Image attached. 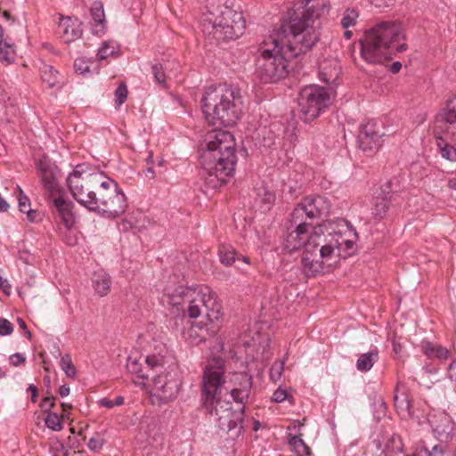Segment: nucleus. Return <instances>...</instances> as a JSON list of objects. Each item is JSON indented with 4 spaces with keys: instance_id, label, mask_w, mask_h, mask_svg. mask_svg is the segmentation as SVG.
<instances>
[{
    "instance_id": "f257e3e1",
    "label": "nucleus",
    "mask_w": 456,
    "mask_h": 456,
    "mask_svg": "<svg viewBox=\"0 0 456 456\" xmlns=\"http://www.w3.org/2000/svg\"><path fill=\"white\" fill-rule=\"evenodd\" d=\"M318 0H298L288 21L258 45L256 76L264 83H274L289 73V61L311 50L319 41L315 26Z\"/></svg>"
},
{
    "instance_id": "f03ea898",
    "label": "nucleus",
    "mask_w": 456,
    "mask_h": 456,
    "mask_svg": "<svg viewBox=\"0 0 456 456\" xmlns=\"http://www.w3.org/2000/svg\"><path fill=\"white\" fill-rule=\"evenodd\" d=\"M357 237L355 231L351 229L348 223L341 221L340 229H332L327 233L322 230L313 229L306 232L302 238V242L293 249L285 248L289 252L304 248L302 265L307 276H315L320 273H329L333 270L340 258H346L351 255L354 241L352 239Z\"/></svg>"
},
{
    "instance_id": "7ed1b4c3",
    "label": "nucleus",
    "mask_w": 456,
    "mask_h": 456,
    "mask_svg": "<svg viewBox=\"0 0 456 456\" xmlns=\"http://www.w3.org/2000/svg\"><path fill=\"white\" fill-rule=\"evenodd\" d=\"M237 161L233 135L222 129L208 131L200 144L201 177L208 188L216 189L232 175Z\"/></svg>"
},
{
    "instance_id": "20e7f679",
    "label": "nucleus",
    "mask_w": 456,
    "mask_h": 456,
    "mask_svg": "<svg viewBox=\"0 0 456 456\" xmlns=\"http://www.w3.org/2000/svg\"><path fill=\"white\" fill-rule=\"evenodd\" d=\"M403 26L393 20L380 21L364 32L360 40L361 55L370 64H383L392 59L393 53L407 49L406 44L395 43L404 39Z\"/></svg>"
},
{
    "instance_id": "39448f33",
    "label": "nucleus",
    "mask_w": 456,
    "mask_h": 456,
    "mask_svg": "<svg viewBox=\"0 0 456 456\" xmlns=\"http://www.w3.org/2000/svg\"><path fill=\"white\" fill-rule=\"evenodd\" d=\"M201 103L206 120L213 126H233L242 115L243 101L240 91L225 84L207 87Z\"/></svg>"
},
{
    "instance_id": "423d86ee",
    "label": "nucleus",
    "mask_w": 456,
    "mask_h": 456,
    "mask_svg": "<svg viewBox=\"0 0 456 456\" xmlns=\"http://www.w3.org/2000/svg\"><path fill=\"white\" fill-rule=\"evenodd\" d=\"M330 207V200L322 195L314 194L303 198L288 218L284 248L293 249L303 243L301 240L306 232L314 229L313 220L327 216Z\"/></svg>"
},
{
    "instance_id": "0eeeda50",
    "label": "nucleus",
    "mask_w": 456,
    "mask_h": 456,
    "mask_svg": "<svg viewBox=\"0 0 456 456\" xmlns=\"http://www.w3.org/2000/svg\"><path fill=\"white\" fill-rule=\"evenodd\" d=\"M163 300L167 304L180 307L183 314L197 318L203 313V307L211 301H218L216 294L208 286L185 288L167 285L163 291Z\"/></svg>"
},
{
    "instance_id": "6e6552de",
    "label": "nucleus",
    "mask_w": 456,
    "mask_h": 456,
    "mask_svg": "<svg viewBox=\"0 0 456 456\" xmlns=\"http://www.w3.org/2000/svg\"><path fill=\"white\" fill-rule=\"evenodd\" d=\"M100 184L94 190L87 209L98 212L108 218H116L125 213L126 197L118 184L100 171Z\"/></svg>"
},
{
    "instance_id": "1a4fd4ad",
    "label": "nucleus",
    "mask_w": 456,
    "mask_h": 456,
    "mask_svg": "<svg viewBox=\"0 0 456 456\" xmlns=\"http://www.w3.org/2000/svg\"><path fill=\"white\" fill-rule=\"evenodd\" d=\"M224 349L223 343L216 339L211 348L212 357L208 359L203 369L202 375V401L208 403L215 399L221 398L224 392L228 393L229 387L225 385L228 382L229 374L226 375L224 361L216 355Z\"/></svg>"
},
{
    "instance_id": "9d476101",
    "label": "nucleus",
    "mask_w": 456,
    "mask_h": 456,
    "mask_svg": "<svg viewBox=\"0 0 456 456\" xmlns=\"http://www.w3.org/2000/svg\"><path fill=\"white\" fill-rule=\"evenodd\" d=\"M100 171L86 165H77L67 177V185L73 198L87 208L94 190L100 184Z\"/></svg>"
},
{
    "instance_id": "9b49d317",
    "label": "nucleus",
    "mask_w": 456,
    "mask_h": 456,
    "mask_svg": "<svg viewBox=\"0 0 456 456\" xmlns=\"http://www.w3.org/2000/svg\"><path fill=\"white\" fill-rule=\"evenodd\" d=\"M222 306L219 301H211L209 305L203 307L208 322H193L184 330L183 336L186 340L193 345L205 342L209 338H214L219 332L222 326Z\"/></svg>"
},
{
    "instance_id": "f8f14e48",
    "label": "nucleus",
    "mask_w": 456,
    "mask_h": 456,
    "mask_svg": "<svg viewBox=\"0 0 456 456\" xmlns=\"http://www.w3.org/2000/svg\"><path fill=\"white\" fill-rule=\"evenodd\" d=\"M213 28V35L217 40H234L240 37L245 30L246 21L242 12L224 7L220 15L214 20L208 17L205 22Z\"/></svg>"
},
{
    "instance_id": "ddd939ff",
    "label": "nucleus",
    "mask_w": 456,
    "mask_h": 456,
    "mask_svg": "<svg viewBox=\"0 0 456 456\" xmlns=\"http://www.w3.org/2000/svg\"><path fill=\"white\" fill-rule=\"evenodd\" d=\"M203 406L215 418L223 431L236 430L237 434L240 433L245 405L240 404L238 409L233 410L232 403L221 397L208 403H203Z\"/></svg>"
},
{
    "instance_id": "4468645a",
    "label": "nucleus",
    "mask_w": 456,
    "mask_h": 456,
    "mask_svg": "<svg viewBox=\"0 0 456 456\" xmlns=\"http://www.w3.org/2000/svg\"><path fill=\"white\" fill-rule=\"evenodd\" d=\"M298 104L302 114L301 118L305 122H311L330 104V94L324 87L315 85L307 86L300 91Z\"/></svg>"
},
{
    "instance_id": "2eb2a0df",
    "label": "nucleus",
    "mask_w": 456,
    "mask_h": 456,
    "mask_svg": "<svg viewBox=\"0 0 456 456\" xmlns=\"http://www.w3.org/2000/svg\"><path fill=\"white\" fill-rule=\"evenodd\" d=\"M181 379L176 371H163L152 377L151 398L154 403H167L176 398Z\"/></svg>"
},
{
    "instance_id": "dca6fc26",
    "label": "nucleus",
    "mask_w": 456,
    "mask_h": 456,
    "mask_svg": "<svg viewBox=\"0 0 456 456\" xmlns=\"http://www.w3.org/2000/svg\"><path fill=\"white\" fill-rule=\"evenodd\" d=\"M433 133L435 136L444 135L456 142V96L447 101L435 116Z\"/></svg>"
},
{
    "instance_id": "f3484780",
    "label": "nucleus",
    "mask_w": 456,
    "mask_h": 456,
    "mask_svg": "<svg viewBox=\"0 0 456 456\" xmlns=\"http://www.w3.org/2000/svg\"><path fill=\"white\" fill-rule=\"evenodd\" d=\"M37 173L40 176L44 189L50 193L51 197L59 193V184L57 182L59 168L46 156H43L36 163Z\"/></svg>"
},
{
    "instance_id": "a211bd4d",
    "label": "nucleus",
    "mask_w": 456,
    "mask_h": 456,
    "mask_svg": "<svg viewBox=\"0 0 456 456\" xmlns=\"http://www.w3.org/2000/svg\"><path fill=\"white\" fill-rule=\"evenodd\" d=\"M229 383L232 384L228 392L233 401L239 404L245 405L248 403L252 387V378L246 372H234L229 374Z\"/></svg>"
},
{
    "instance_id": "6ab92c4d",
    "label": "nucleus",
    "mask_w": 456,
    "mask_h": 456,
    "mask_svg": "<svg viewBox=\"0 0 456 456\" xmlns=\"http://www.w3.org/2000/svg\"><path fill=\"white\" fill-rule=\"evenodd\" d=\"M382 135L376 122L369 121L361 125L358 134L360 148L369 153L377 151L381 146Z\"/></svg>"
},
{
    "instance_id": "aec40b11",
    "label": "nucleus",
    "mask_w": 456,
    "mask_h": 456,
    "mask_svg": "<svg viewBox=\"0 0 456 456\" xmlns=\"http://www.w3.org/2000/svg\"><path fill=\"white\" fill-rule=\"evenodd\" d=\"M429 423L435 436L442 442H448L452 438L453 423L446 413L430 417Z\"/></svg>"
},
{
    "instance_id": "412c9836",
    "label": "nucleus",
    "mask_w": 456,
    "mask_h": 456,
    "mask_svg": "<svg viewBox=\"0 0 456 456\" xmlns=\"http://www.w3.org/2000/svg\"><path fill=\"white\" fill-rule=\"evenodd\" d=\"M52 200L56 208L57 217L63 224L64 227L69 230L74 224V216L71 212L70 204L60 195L52 197Z\"/></svg>"
},
{
    "instance_id": "4be33fe9",
    "label": "nucleus",
    "mask_w": 456,
    "mask_h": 456,
    "mask_svg": "<svg viewBox=\"0 0 456 456\" xmlns=\"http://www.w3.org/2000/svg\"><path fill=\"white\" fill-rule=\"evenodd\" d=\"M60 32L66 42H71L80 37L82 30L77 20L70 17L62 18L59 23Z\"/></svg>"
},
{
    "instance_id": "5701e85b",
    "label": "nucleus",
    "mask_w": 456,
    "mask_h": 456,
    "mask_svg": "<svg viewBox=\"0 0 456 456\" xmlns=\"http://www.w3.org/2000/svg\"><path fill=\"white\" fill-rule=\"evenodd\" d=\"M144 356L137 354H130L127 358L126 368L128 371L140 379H148L150 373L144 369Z\"/></svg>"
},
{
    "instance_id": "b1692460",
    "label": "nucleus",
    "mask_w": 456,
    "mask_h": 456,
    "mask_svg": "<svg viewBox=\"0 0 456 456\" xmlns=\"http://www.w3.org/2000/svg\"><path fill=\"white\" fill-rule=\"evenodd\" d=\"M90 12L93 20L91 22L93 33L96 35L103 34L105 30V16L102 3H94Z\"/></svg>"
},
{
    "instance_id": "393cba45",
    "label": "nucleus",
    "mask_w": 456,
    "mask_h": 456,
    "mask_svg": "<svg viewBox=\"0 0 456 456\" xmlns=\"http://www.w3.org/2000/svg\"><path fill=\"white\" fill-rule=\"evenodd\" d=\"M92 282L95 292L100 297L108 295L110 289L111 280L110 276L106 272L102 270L94 272L92 277Z\"/></svg>"
},
{
    "instance_id": "a878e982",
    "label": "nucleus",
    "mask_w": 456,
    "mask_h": 456,
    "mask_svg": "<svg viewBox=\"0 0 456 456\" xmlns=\"http://www.w3.org/2000/svg\"><path fill=\"white\" fill-rule=\"evenodd\" d=\"M422 351L430 359L436 358L439 360H446L450 356V353L447 348L430 342L423 344Z\"/></svg>"
},
{
    "instance_id": "bb28decb",
    "label": "nucleus",
    "mask_w": 456,
    "mask_h": 456,
    "mask_svg": "<svg viewBox=\"0 0 456 456\" xmlns=\"http://www.w3.org/2000/svg\"><path fill=\"white\" fill-rule=\"evenodd\" d=\"M379 360V351L373 349L368 353L362 354L356 361V368L360 371L370 370Z\"/></svg>"
},
{
    "instance_id": "cd10ccee",
    "label": "nucleus",
    "mask_w": 456,
    "mask_h": 456,
    "mask_svg": "<svg viewBox=\"0 0 456 456\" xmlns=\"http://www.w3.org/2000/svg\"><path fill=\"white\" fill-rule=\"evenodd\" d=\"M16 56L15 45L6 37L3 42H0V61L10 64Z\"/></svg>"
},
{
    "instance_id": "c85d7f7f",
    "label": "nucleus",
    "mask_w": 456,
    "mask_h": 456,
    "mask_svg": "<svg viewBox=\"0 0 456 456\" xmlns=\"http://www.w3.org/2000/svg\"><path fill=\"white\" fill-rule=\"evenodd\" d=\"M399 388H400V385L397 384V386L395 387L396 394L394 398L395 407L400 415H402L403 417L410 416L411 415V403H410L409 398L406 395V394L403 392L401 395H398Z\"/></svg>"
},
{
    "instance_id": "c756f323",
    "label": "nucleus",
    "mask_w": 456,
    "mask_h": 456,
    "mask_svg": "<svg viewBox=\"0 0 456 456\" xmlns=\"http://www.w3.org/2000/svg\"><path fill=\"white\" fill-rule=\"evenodd\" d=\"M443 136L444 135L436 136V145L441 156L449 161L456 162V148L448 143Z\"/></svg>"
},
{
    "instance_id": "7c9ffc66",
    "label": "nucleus",
    "mask_w": 456,
    "mask_h": 456,
    "mask_svg": "<svg viewBox=\"0 0 456 456\" xmlns=\"http://www.w3.org/2000/svg\"><path fill=\"white\" fill-rule=\"evenodd\" d=\"M289 444L298 456H310L311 449L302 439L301 435H289Z\"/></svg>"
},
{
    "instance_id": "2f4dec72",
    "label": "nucleus",
    "mask_w": 456,
    "mask_h": 456,
    "mask_svg": "<svg viewBox=\"0 0 456 456\" xmlns=\"http://www.w3.org/2000/svg\"><path fill=\"white\" fill-rule=\"evenodd\" d=\"M41 77L45 83H46L49 87H53L59 83V72L53 69V67L44 64L40 68Z\"/></svg>"
},
{
    "instance_id": "473e14b6",
    "label": "nucleus",
    "mask_w": 456,
    "mask_h": 456,
    "mask_svg": "<svg viewBox=\"0 0 456 456\" xmlns=\"http://www.w3.org/2000/svg\"><path fill=\"white\" fill-rule=\"evenodd\" d=\"M358 18L359 12L355 8H346L340 21L342 28L347 29L355 26Z\"/></svg>"
},
{
    "instance_id": "72a5a7b5",
    "label": "nucleus",
    "mask_w": 456,
    "mask_h": 456,
    "mask_svg": "<svg viewBox=\"0 0 456 456\" xmlns=\"http://www.w3.org/2000/svg\"><path fill=\"white\" fill-rule=\"evenodd\" d=\"M63 419L61 415L55 412H48L45 419L46 427L53 431H61L63 428Z\"/></svg>"
},
{
    "instance_id": "f704fd0d",
    "label": "nucleus",
    "mask_w": 456,
    "mask_h": 456,
    "mask_svg": "<svg viewBox=\"0 0 456 456\" xmlns=\"http://www.w3.org/2000/svg\"><path fill=\"white\" fill-rule=\"evenodd\" d=\"M19 208L20 212L28 215L29 221L33 222L35 220L37 213L30 208V200L26 195H24L20 189L19 195Z\"/></svg>"
},
{
    "instance_id": "c9c22d12",
    "label": "nucleus",
    "mask_w": 456,
    "mask_h": 456,
    "mask_svg": "<svg viewBox=\"0 0 456 456\" xmlns=\"http://www.w3.org/2000/svg\"><path fill=\"white\" fill-rule=\"evenodd\" d=\"M389 203L387 198H376L374 206L372 208V214L379 217L383 218L388 210Z\"/></svg>"
},
{
    "instance_id": "e433bc0d",
    "label": "nucleus",
    "mask_w": 456,
    "mask_h": 456,
    "mask_svg": "<svg viewBox=\"0 0 456 456\" xmlns=\"http://www.w3.org/2000/svg\"><path fill=\"white\" fill-rule=\"evenodd\" d=\"M338 69L334 68L332 70L328 71L327 70V63L323 62L321 65V70H320V78L323 80L327 84H332L334 83L338 77Z\"/></svg>"
},
{
    "instance_id": "4c0bfd02",
    "label": "nucleus",
    "mask_w": 456,
    "mask_h": 456,
    "mask_svg": "<svg viewBox=\"0 0 456 456\" xmlns=\"http://www.w3.org/2000/svg\"><path fill=\"white\" fill-rule=\"evenodd\" d=\"M219 257L222 264L231 265L236 260V252L233 248L222 247L219 248Z\"/></svg>"
},
{
    "instance_id": "58836bf2",
    "label": "nucleus",
    "mask_w": 456,
    "mask_h": 456,
    "mask_svg": "<svg viewBox=\"0 0 456 456\" xmlns=\"http://www.w3.org/2000/svg\"><path fill=\"white\" fill-rule=\"evenodd\" d=\"M167 69V63H154L151 66L152 74L156 82L160 85H164L166 83L167 74L165 70Z\"/></svg>"
},
{
    "instance_id": "ea45409f",
    "label": "nucleus",
    "mask_w": 456,
    "mask_h": 456,
    "mask_svg": "<svg viewBox=\"0 0 456 456\" xmlns=\"http://www.w3.org/2000/svg\"><path fill=\"white\" fill-rule=\"evenodd\" d=\"M61 367L68 377L74 378L76 376V368L69 354H65L61 357Z\"/></svg>"
},
{
    "instance_id": "a19ab883",
    "label": "nucleus",
    "mask_w": 456,
    "mask_h": 456,
    "mask_svg": "<svg viewBox=\"0 0 456 456\" xmlns=\"http://www.w3.org/2000/svg\"><path fill=\"white\" fill-rule=\"evenodd\" d=\"M284 361H276L273 363L270 369V378L273 382H277L284 370Z\"/></svg>"
},
{
    "instance_id": "79ce46f5",
    "label": "nucleus",
    "mask_w": 456,
    "mask_h": 456,
    "mask_svg": "<svg viewBox=\"0 0 456 456\" xmlns=\"http://www.w3.org/2000/svg\"><path fill=\"white\" fill-rule=\"evenodd\" d=\"M127 93L126 86L124 83L120 84L115 90V103L117 109L126 102Z\"/></svg>"
},
{
    "instance_id": "37998d69",
    "label": "nucleus",
    "mask_w": 456,
    "mask_h": 456,
    "mask_svg": "<svg viewBox=\"0 0 456 456\" xmlns=\"http://www.w3.org/2000/svg\"><path fill=\"white\" fill-rule=\"evenodd\" d=\"M144 369L147 370V372L150 373L155 368L161 366L162 359L156 355H148L144 357Z\"/></svg>"
},
{
    "instance_id": "c03bdc74",
    "label": "nucleus",
    "mask_w": 456,
    "mask_h": 456,
    "mask_svg": "<svg viewBox=\"0 0 456 456\" xmlns=\"http://www.w3.org/2000/svg\"><path fill=\"white\" fill-rule=\"evenodd\" d=\"M115 53V46L108 42H104L98 50L97 57L99 60H105Z\"/></svg>"
},
{
    "instance_id": "a18cd8bd",
    "label": "nucleus",
    "mask_w": 456,
    "mask_h": 456,
    "mask_svg": "<svg viewBox=\"0 0 456 456\" xmlns=\"http://www.w3.org/2000/svg\"><path fill=\"white\" fill-rule=\"evenodd\" d=\"M74 69L77 74L86 76L90 73V67L88 63L83 59H77L74 61Z\"/></svg>"
},
{
    "instance_id": "49530a36",
    "label": "nucleus",
    "mask_w": 456,
    "mask_h": 456,
    "mask_svg": "<svg viewBox=\"0 0 456 456\" xmlns=\"http://www.w3.org/2000/svg\"><path fill=\"white\" fill-rule=\"evenodd\" d=\"M124 403V397L118 396L114 401L109 398H102L99 401V405L102 407H106L108 409H111L114 406H120Z\"/></svg>"
},
{
    "instance_id": "de8ad7c7",
    "label": "nucleus",
    "mask_w": 456,
    "mask_h": 456,
    "mask_svg": "<svg viewBox=\"0 0 456 456\" xmlns=\"http://www.w3.org/2000/svg\"><path fill=\"white\" fill-rule=\"evenodd\" d=\"M104 440L101 437L100 434H95L88 442L87 446L91 451L98 452L102 449Z\"/></svg>"
},
{
    "instance_id": "09e8293b",
    "label": "nucleus",
    "mask_w": 456,
    "mask_h": 456,
    "mask_svg": "<svg viewBox=\"0 0 456 456\" xmlns=\"http://www.w3.org/2000/svg\"><path fill=\"white\" fill-rule=\"evenodd\" d=\"M262 191L263 193L261 191L257 193L258 197L261 199V201L267 205L273 204L276 199L275 194L271 191H267L265 188H263Z\"/></svg>"
},
{
    "instance_id": "8fccbe9b",
    "label": "nucleus",
    "mask_w": 456,
    "mask_h": 456,
    "mask_svg": "<svg viewBox=\"0 0 456 456\" xmlns=\"http://www.w3.org/2000/svg\"><path fill=\"white\" fill-rule=\"evenodd\" d=\"M13 331V325L11 322L6 319H0V335L7 336L12 334Z\"/></svg>"
},
{
    "instance_id": "3c124183",
    "label": "nucleus",
    "mask_w": 456,
    "mask_h": 456,
    "mask_svg": "<svg viewBox=\"0 0 456 456\" xmlns=\"http://www.w3.org/2000/svg\"><path fill=\"white\" fill-rule=\"evenodd\" d=\"M56 397L54 396H46L40 403V407L45 412L50 411L52 408L54 406V402Z\"/></svg>"
},
{
    "instance_id": "603ef678",
    "label": "nucleus",
    "mask_w": 456,
    "mask_h": 456,
    "mask_svg": "<svg viewBox=\"0 0 456 456\" xmlns=\"http://www.w3.org/2000/svg\"><path fill=\"white\" fill-rule=\"evenodd\" d=\"M287 398V392L284 389L278 388L274 391L272 400L275 403H281Z\"/></svg>"
},
{
    "instance_id": "864d4df0",
    "label": "nucleus",
    "mask_w": 456,
    "mask_h": 456,
    "mask_svg": "<svg viewBox=\"0 0 456 456\" xmlns=\"http://www.w3.org/2000/svg\"><path fill=\"white\" fill-rule=\"evenodd\" d=\"M26 358L19 353L13 354L10 356L11 363L14 366H19L25 362Z\"/></svg>"
},
{
    "instance_id": "5fc2aeb1",
    "label": "nucleus",
    "mask_w": 456,
    "mask_h": 456,
    "mask_svg": "<svg viewBox=\"0 0 456 456\" xmlns=\"http://www.w3.org/2000/svg\"><path fill=\"white\" fill-rule=\"evenodd\" d=\"M426 456H443V449L440 445H435L431 452L425 449L424 452Z\"/></svg>"
},
{
    "instance_id": "6e6d98bb",
    "label": "nucleus",
    "mask_w": 456,
    "mask_h": 456,
    "mask_svg": "<svg viewBox=\"0 0 456 456\" xmlns=\"http://www.w3.org/2000/svg\"><path fill=\"white\" fill-rule=\"evenodd\" d=\"M10 289H11V286L9 285L7 280H5L0 276V289H2L4 294L9 295Z\"/></svg>"
},
{
    "instance_id": "4d7b16f0",
    "label": "nucleus",
    "mask_w": 456,
    "mask_h": 456,
    "mask_svg": "<svg viewBox=\"0 0 456 456\" xmlns=\"http://www.w3.org/2000/svg\"><path fill=\"white\" fill-rule=\"evenodd\" d=\"M448 374L452 380L456 381V360L449 365Z\"/></svg>"
},
{
    "instance_id": "13d9d810",
    "label": "nucleus",
    "mask_w": 456,
    "mask_h": 456,
    "mask_svg": "<svg viewBox=\"0 0 456 456\" xmlns=\"http://www.w3.org/2000/svg\"><path fill=\"white\" fill-rule=\"evenodd\" d=\"M61 409H62V414L61 416L64 418V419H68L69 418V411L72 409V405L70 403H61Z\"/></svg>"
},
{
    "instance_id": "bf43d9fd",
    "label": "nucleus",
    "mask_w": 456,
    "mask_h": 456,
    "mask_svg": "<svg viewBox=\"0 0 456 456\" xmlns=\"http://www.w3.org/2000/svg\"><path fill=\"white\" fill-rule=\"evenodd\" d=\"M401 69H402V63L399 61L393 62L390 67V70L394 74L398 73L401 70Z\"/></svg>"
},
{
    "instance_id": "052dcab7",
    "label": "nucleus",
    "mask_w": 456,
    "mask_h": 456,
    "mask_svg": "<svg viewBox=\"0 0 456 456\" xmlns=\"http://www.w3.org/2000/svg\"><path fill=\"white\" fill-rule=\"evenodd\" d=\"M69 387L67 386V385H62L60 388H59V394L61 397H65L67 395H69Z\"/></svg>"
},
{
    "instance_id": "680f3d73",
    "label": "nucleus",
    "mask_w": 456,
    "mask_h": 456,
    "mask_svg": "<svg viewBox=\"0 0 456 456\" xmlns=\"http://www.w3.org/2000/svg\"><path fill=\"white\" fill-rule=\"evenodd\" d=\"M28 391H31V400L33 403H36L37 397V388L34 385H30L28 387Z\"/></svg>"
},
{
    "instance_id": "e2e57ef3",
    "label": "nucleus",
    "mask_w": 456,
    "mask_h": 456,
    "mask_svg": "<svg viewBox=\"0 0 456 456\" xmlns=\"http://www.w3.org/2000/svg\"><path fill=\"white\" fill-rule=\"evenodd\" d=\"M448 187L456 190V178H452L448 181Z\"/></svg>"
},
{
    "instance_id": "0e129e2a",
    "label": "nucleus",
    "mask_w": 456,
    "mask_h": 456,
    "mask_svg": "<svg viewBox=\"0 0 456 456\" xmlns=\"http://www.w3.org/2000/svg\"><path fill=\"white\" fill-rule=\"evenodd\" d=\"M18 323H19V326H20L22 330H27V325H26L25 322H24L22 319L19 318V319H18Z\"/></svg>"
},
{
    "instance_id": "69168bd1",
    "label": "nucleus",
    "mask_w": 456,
    "mask_h": 456,
    "mask_svg": "<svg viewBox=\"0 0 456 456\" xmlns=\"http://www.w3.org/2000/svg\"><path fill=\"white\" fill-rule=\"evenodd\" d=\"M146 175L149 176L150 178H154L155 173H154V171H153V169L151 167L147 169Z\"/></svg>"
},
{
    "instance_id": "338daca9",
    "label": "nucleus",
    "mask_w": 456,
    "mask_h": 456,
    "mask_svg": "<svg viewBox=\"0 0 456 456\" xmlns=\"http://www.w3.org/2000/svg\"><path fill=\"white\" fill-rule=\"evenodd\" d=\"M352 36H353L352 31L348 30V28L346 29V31L344 32L345 38L350 39L352 37Z\"/></svg>"
},
{
    "instance_id": "774afa93",
    "label": "nucleus",
    "mask_w": 456,
    "mask_h": 456,
    "mask_svg": "<svg viewBox=\"0 0 456 456\" xmlns=\"http://www.w3.org/2000/svg\"><path fill=\"white\" fill-rule=\"evenodd\" d=\"M3 15H4V17L6 20H10V19H11V14H10V12H7V11H4V12H3Z\"/></svg>"
}]
</instances>
